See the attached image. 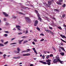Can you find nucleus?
<instances>
[{
  "mask_svg": "<svg viewBox=\"0 0 66 66\" xmlns=\"http://www.w3.org/2000/svg\"><path fill=\"white\" fill-rule=\"evenodd\" d=\"M48 4L51 5V4L54 3V0H49L47 1Z\"/></svg>",
  "mask_w": 66,
  "mask_h": 66,
  "instance_id": "f257e3e1",
  "label": "nucleus"
},
{
  "mask_svg": "<svg viewBox=\"0 0 66 66\" xmlns=\"http://www.w3.org/2000/svg\"><path fill=\"white\" fill-rule=\"evenodd\" d=\"M25 19L27 21V22L28 23H31V20H30V19L29 18L26 17L25 18Z\"/></svg>",
  "mask_w": 66,
  "mask_h": 66,
  "instance_id": "f03ea898",
  "label": "nucleus"
},
{
  "mask_svg": "<svg viewBox=\"0 0 66 66\" xmlns=\"http://www.w3.org/2000/svg\"><path fill=\"white\" fill-rule=\"evenodd\" d=\"M50 61H51V60H49V59H48L47 60H46V62H47V64H48V65H50V64H51Z\"/></svg>",
  "mask_w": 66,
  "mask_h": 66,
  "instance_id": "7ed1b4c3",
  "label": "nucleus"
},
{
  "mask_svg": "<svg viewBox=\"0 0 66 66\" xmlns=\"http://www.w3.org/2000/svg\"><path fill=\"white\" fill-rule=\"evenodd\" d=\"M17 48L18 50V52L16 51H14L13 52L15 53H19V52L20 50V48L19 47H17Z\"/></svg>",
  "mask_w": 66,
  "mask_h": 66,
  "instance_id": "20e7f679",
  "label": "nucleus"
},
{
  "mask_svg": "<svg viewBox=\"0 0 66 66\" xmlns=\"http://www.w3.org/2000/svg\"><path fill=\"white\" fill-rule=\"evenodd\" d=\"M35 12L36 14L37 15V17H40V15L39 14V13H38V11L35 10Z\"/></svg>",
  "mask_w": 66,
  "mask_h": 66,
  "instance_id": "39448f33",
  "label": "nucleus"
},
{
  "mask_svg": "<svg viewBox=\"0 0 66 66\" xmlns=\"http://www.w3.org/2000/svg\"><path fill=\"white\" fill-rule=\"evenodd\" d=\"M38 20H36L35 21V23L34 24V26H37V24H38Z\"/></svg>",
  "mask_w": 66,
  "mask_h": 66,
  "instance_id": "423d86ee",
  "label": "nucleus"
},
{
  "mask_svg": "<svg viewBox=\"0 0 66 66\" xmlns=\"http://www.w3.org/2000/svg\"><path fill=\"white\" fill-rule=\"evenodd\" d=\"M3 14L4 15L5 17H8L9 16V14L5 12H3Z\"/></svg>",
  "mask_w": 66,
  "mask_h": 66,
  "instance_id": "0eeeda50",
  "label": "nucleus"
},
{
  "mask_svg": "<svg viewBox=\"0 0 66 66\" xmlns=\"http://www.w3.org/2000/svg\"><path fill=\"white\" fill-rule=\"evenodd\" d=\"M58 62V60L56 59H55L53 60V62L54 63H57Z\"/></svg>",
  "mask_w": 66,
  "mask_h": 66,
  "instance_id": "6e6552de",
  "label": "nucleus"
},
{
  "mask_svg": "<svg viewBox=\"0 0 66 66\" xmlns=\"http://www.w3.org/2000/svg\"><path fill=\"white\" fill-rule=\"evenodd\" d=\"M21 28V27H20V26L18 25H16V29H18V30H20V28Z\"/></svg>",
  "mask_w": 66,
  "mask_h": 66,
  "instance_id": "1a4fd4ad",
  "label": "nucleus"
},
{
  "mask_svg": "<svg viewBox=\"0 0 66 66\" xmlns=\"http://www.w3.org/2000/svg\"><path fill=\"white\" fill-rule=\"evenodd\" d=\"M39 62H40V63H43V64H44L45 65H46V64H47V63L46 62H44L42 61H39Z\"/></svg>",
  "mask_w": 66,
  "mask_h": 66,
  "instance_id": "9d476101",
  "label": "nucleus"
},
{
  "mask_svg": "<svg viewBox=\"0 0 66 66\" xmlns=\"http://www.w3.org/2000/svg\"><path fill=\"white\" fill-rule=\"evenodd\" d=\"M60 36L63 38H65V39H66V36H64V35H62L61 34V35H60Z\"/></svg>",
  "mask_w": 66,
  "mask_h": 66,
  "instance_id": "9b49d317",
  "label": "nucleus"
},
{
  "mask_svg": "<svg viewBox=\"0 0 66 66\" xmlns=\"http://www.w3.org/2000/svg\"><path fill=\"white\" fill-rule=\"evenodd\" d=\"M40 17V16H39V17H38V20H39L41 22H42V18Z\"/></svg>",
  "mask_w": 66,
  "mask_h": 66,
  "instance_id": "f8f14e48",
  "label": "nucleus"
},
{
  "mask_svg": "<svg viewBox=\"0 0 66 66\" xmlns=\"http://www.w3.org/2000/svg\"><path fill=\"white\" fill-rule=\"evenodd\" d=\"M44 30H45V31H46V32H47V33H49L50 31V30H49L48 29L47 30V29H46V28H44Z\"/></svg>",
  "mask_w": 66,
  "mask_h": 66,
  "instance_id": "ddd939ff",
  "label": "nucleus"
},
{
  "mask_svg": "<svg viewBox=\"0 0 66 66\" xmlns=\"http://www.w3.org/2000/svg\"><path fill=\"white\" fill-rule=\"evenodd\" d=\"M56 3L57 4H58V5H62V3H61L60 2H56Z\"/></svg>",
  "mask_w": 66,
  "mask_h": 66,
  "instance_id": "4468645a",
  "label": "nucleus"
},
{
  "mask_svg": "<svg viewBox=\"0 0 66 66\" xmlns=\"http://www.w3.org/2000/svg\"><path fill=\"white\" fill-rule=\"evenodd\" d=\"M54 10L55 12H59V10L56 9H54Z\"/></svg>",
  "mask_w": 66,
  "mask_h": 66,
  "instance_id": "2eb2a0df",
  "label": "nucleus"
},
{
  "mask_svg": "<svg viewBox=\"0 0 66 66\" xmlns=\"http://www.w3.org/2000/svg\"><path fill=\"white\" fill-rule=\"evenodd\" d=\"M18 14H20V15H26L25 14L23 13H22L20 12H19Z\"/></svg>",
  "mask_w": 66,
  "mask_h": 66,
  "instance_id": "dca6fc26",
  "label": "nucleus"
},
{
  "mask_svg": "<svg viewBox=\"0 0 66 66\" xmlns=\"http://www.w3.org/2000/svg\"><path fill=\"white\" fill-rule=\"evenodd\" d=\"M19 41V44H21V42H22V41H23V40H21L20 41H19V40H18Z\"/></svg>",
  "mask_w": 66,
  "mask_h": 66,
  "instance_id": "f3484780",
  "label": "nucleus"
},
{
  "mask_svg": "<svg viewBox=\"0 0 66 66\" xmlns=\"http://www.w3.org/2000/svg\"><path fill=\"white\" fill-rule=\"evenodd\" d=\"M60 48H61V49H62L64 51H65V50H64V48H63V47H60Z\"/></svg>",
  "mask_w": 66,
  "mask_h": 66,
  "instance_id": "a211bd4d",
  "label": "nucleus"
},
{
  "mask_svg": "<svg viewBox=\"0 0 66 66\" xmlns=\"http://www.w3.org/2000/svg\"><path fill=\"white\" fill-rule=\"evenodd\" d=\"M66 17V14H63L62 15V17L63 18H65Z\"/></svg>",
  "mask_w": 66,
  "mask_h": 66,
  "instance_id": "6ab92c4d",
  "label": "nucleus"
},
{
  "mask_svg": "<svg viewBox=\"0 0 66 66\" xmlns=\"http://www.w3.org/2000/svg\"><path fill=\"white\" fill-rule=\"evenodd\" d=\"M60 54L61 55H62V56H63V55H64V52H63L61 53H60Z\"/></svg>",
  "mask_w": 66,
  "mask_h": 66,
  "instance_id": "aec40b11",
  "label": "nucleus"
},
{
  "mask_svg": "<svg viewBox=\"0 0 66 66\" xmlns=\"http://www.w3.org/2000/svg\"><path fill=\"white\" fill-rule=\"evenodd\" d=\"M58 62H60V63H61V64H63L62 63V61H61L60 60H58Z\"/></svg>",
  "mask_w": 66,
  "mask_h": 66,
  "instance_id": "412c9836",
  "label": "nucleus"
},
{
  "mask_svg": "<svg viewBox=\"0 0 66 66\" xmlns=\"http://www.w3.org/2000/svg\"><path fill=\"white\" fill-rule=\"evenodd\" d=\"M50 33L52 34V35H53L54 34V33L52 32V31H50Z\"/></svg>",
  "mask_w": 66,
  "mask_h": 66,
  "instance_id": "4be33fe9",
  "label": "nucleus"
},
{
  "mask_svg": "<svg viewBox=\"0 0 66 66\" xmlns=\"http://www.w3.org/2000/svg\"><path fill=\"white\" fill-rule=\"evenodd\" d=\"M36 38H37V39H38L37 38H34V42H37V39H36Z\"/></svg>",
  "mask_w": 66,
  "mask_h": 66,
  "instance_id": "5701e85b",
  "label": "nucleus"
},
{
  "mask_svg": "<svg viewBox=\"0 0 66 66\" xmlns=\"http://www.w3.org/2000/svg\"><path fill=\"white\" fill-rule=\"evenodd\" d=\"M57 28L59 29H60V30H62V28L60 26L57 27Z\"/></svg>",
  "mask_w": 66,
  "mask_h": 66,
  "instance_id": "b1692460",
  "label": "nucleus"
},
{
  "mask_svg": "<svg viewBox=\"0 0 66 66\" xmlns=\"http://www.w3.org/2000/svg\"><path fill=\"white\" fill-rule=\"evenodd\" d=\"M30 49H28L27 50H26V51H27V52H29L30 51Z\"/></svg>",
  "mask_w": 66,
  "mask_h": 66,
  "instance_id": "393cba45",
  "label": "nucleus"
},
{
  "mask_svg": "<svg viewBox=\"0 0 66 66\" xmlns=\"http://www.w3.org/2000/svg\"><path fill=\"white\" fill-rule=\"evenodd\" d=\"M27 42H28V40H26L23 42V44H25V43H27Z\"/></svg>",
  "mask_w": 66,
  "mask_h": 66,
  "instance_id": "a878e982",
  "label": "nucleus"
},
{
  "mask_svg": "<svg viewBox=\"0 0 66 66\" xmlns=\"http://www.w3.org/2000/svg\"><path fill=\"white\" fill-rule=\"evenodd\" d=\"M0 46H2V47H3L4 46V45L0 43Z\"/></svg>",
  "mask_w": 66,
  "mask_h": 66,
  "instance_id": "bb28decb",
  "label": "nucleus"
},
{
  "mask_svg": "<svg viewBox=\"0 0 66 66\" xmlns=\"http://www.w3.org/2000/svg\"><path fill=\"white\" fill-rule=\"evenodd\" d=\"M50 57H52V56L53 57V55L52 54H50Z\"/></svg>",
  "mask_w": 66,
  "mask_h": 66,
  "instance_id": "cd10ccee",
  "label": "nucleus"
},
{
  "mask_svg": "<svg viewBox=\"0 0 66 66\" xmlns=\"http://www.w3.org/2000/svg\"><path fill=\"white\" fill-rule=\"evenodd\" d=\"M52 48L55 51H56V49H55V48L53 47V46L52 47Z\"/></svg>",
  "mask_w": 66,
  "mask_h": 66,
  "instance_id": "c85d7f7f",
  "label": "nucleus"
},
{
  "mask_svg": "<svg viewBox=\"0 0 66 66\" xmlns=\"http://www.w3.org/2000/svg\"><path fill=\"white\" fill-rule=\"evenodd\" d=\"M61 40H62V42H64V43H66V42L64 41V40H63L62 39H60Z\"/></svg>",
  "mask_w": 66,
  "mask_h": 66,
  "instance_id": "c756f323",
  "label": "nucleus"
},
{
  "mask_svg": "<svg viewBox=\"0 0 66 66\" xmlns=\"http://www.w3.org/2000/svg\"><path fill=\"white\" fill-rule=\"evenodd\" d=\"M66 6V4H64L62 6V7H65Z\"/></svg>",
  "mask_w": 66,
  "mask_h": 66,
  "instance_id": "7c9ffc66",
  "label": "nucleus"
},
{
  "mask_svg": "<svg viewBox=\"0 0 66 66\" xmlns=\"http://www.w3.org/2000/svg\"><path fill=\"white\" fill-rule=\"evenodd\" d=\"M17 44V43H13L10 44V45H14V44Z\"/></svg>",
  "mask_w": 66,
  "mask_h": 66,
  "instance_id": "2f4dec72",
  "label": "nucleus"
},
{
  "mask_svg": "<svg viewBox=\"0 0 66 66\" xmlns=\"http://www.w3.org/2000/svg\"><path fill=\"white\" fill-rule=\"evenodd\" d=\"M9 43V42L8 41H7V42H6L5 43H4V45H6V44H7V43Z\"/></svg>",
  "mask_w": 66,
  "mask_h": 66,
  "instance_id": "473e14b6",
  "label": "nucleus"
},
{
  "mask_svg": "<svg viewBox=\"0 0 66 66\" xmlns=\"http://www.w3.org/2000/svg\"><path fill=\"white\" fill-rule=\"evenodd\" d=\"M58 1L60 2H62L63 1V0H59Z\"/></svg>",
  "mask_w": 66,
  "mask_h": 66,
  "instance_id": "72a5a7b5",
  "label": "nucleus"
},
{
  "mask_svg": "<svg viewBox=\"0 0 66 66\" xmlns=\"http://www.w3.org/2000/svg\"><path fill=\"white\" fill-rule=\"evenodd\" d=\"M50 5H49L48 4H47L46 5L48 7H50Z\"/></svg>",
  "mask_w": 66,
  "mask_h": 66,
  "instance_id": "f704fd0d",
  "label": "nucleus"
},
{
  "mask_svg": "<svg viewBox=\"0 0 66 66\" xmlns=\"http://www.w3.org/2000/svg\"><path fill=\"white\" fill-rule=\"evenodd\" d=\"M36 29H37V30L38 31H40V29L38 27H37Z\"/></svg>",
  "mask_w": 66,
  "mask_h": 66,
  "instance_id": "c9c22d12",
  "label": "nucleus"
},
{
  "mask_svg": "<svg viewBox=\"0 0 66 66\" xmlns=\"http://www.w3.org/2000/svg\"><path fill=\"white\" fill-rule=\"evenodd\" d=\"M49 57V55H47V56L46 57V58L47 59H48V58Z\"/></svg>",
  "mask_w": 66,
  "mask_h": 66,
  "instance_id": "e433bc0d",
  "label": "nucleus"
},
{
  "mask_svg": "<svg viewBox=\"0 0 66 66\" xmlns=\"http://www.w3.org/2000/svg\"><path fill=\"white\" fill-rule=\"evenodd\" d=\"M28 33V30H26V31H25V34H27Z\"/></svg>",
  "mask_w": 66,
  "mask_h": 66,
  "instance_id": "4c0bfd02",
  "label": "nucleus"
},
{
  "mask_svg": "<svg viewBox=\"0 0 66 66\" xmlns=\"http://www.w3.org/2000/svg\"><path fill=\"white\" fill-rule=\"evenodd\" d=\"M18 34L19 35H20V34H22V33L21 32H20L19 33H18Z\"/></svg>",
  "mask_w": 66,
  "mask_h": 66,
  "instance_id": "58836bf2",
  "label": "nucleus"
},
{
  "mask_svg": "<svg viewBox=\"0 0 66 66\" xmlns=\"http://www.w3.org/2000/svg\"><path fill=\"white\" fill-rule=\"evenodd\" d=\"M42 58L43 59H45V55H43L42 56Z\"/></svg>",
  "mask_w": 66,
  "mask_h": 66,
  "instance_id": "ea45409f",
  "label": "nucleus"
},
{
  "mask_svg": "<svg viewBox=\"0 0 66 66\" xmlns=\"http://www.w3.org/2000/svg\"><path fill=\"white\" fill-rule=\"evenodd\" d=\"M13 18L14 19H16V18H17V17L14 16H13Z\"/></svg>",
  "mask_w": 66,
  "mask_h": 66,
  "instance_id": "a19ab883",
  "label": "nucleus"
},
{
  "mask_svg": "<svg viewBox=\"0 0 66 66\" xmlns=\"http://www.w3.org/2000/svg\"><path fill=\"white\" fill-rule=\"evenodd\" d=\"M44 40V39L43 38L40 40V42H43Z\"/></svg>",
  "mask_w": 66,
  "mask_h": 66,
  "instance_id": "79ce46f5",
  "label": "nucleus"
},
{
  "mask_svg": "<svg viewBox=\"0 0 66 66\" xmlns=\"http://www.w3.org/2000/svg\"><path fill=\"white\" fill-rule=\"evenodd\" d=\"M4 36L5 37H6V36H7V34H5Z\"/></svg>",
  "mask_w": 66,
  "mask_h": 66,
  "instance_id": "37998d69",
  "label": "nucleus"
},
{
  "mask_svg": "<svg viewBox=\"0 0 66 66\" xmlns=\"http://www.w3.org/2000/svg\"><path fill=\"white\" fill-rule=\"evenodd\" d=\"M49 29H53V28H52V27H51L50 26H49Z\"/></svg>",
  "mask_w": 66,
  "mask_h": 66,
  "instance_id": "c03bdc74",
  "label": "nucleus"
},
{
  "mask_svg": "<svg viewBox=\"0 0 66 66\" xmlns=\"http://www.w3.org/2000/svg\"><path fill=\"white\" fill-rule=\"evenodd\" d=\"M33 50L34 52L35 51H36V50H35V48H33Z\"/></svg>",
  "mask_w": 66,
  "mask_h": 66,
  "instance_id": "a18cd8bd",
  "label": "nucleus"
},
{
  "mask_svg": "<svg viewBox=\"0 0 66 66\" xmlns=\"http://www.w3.org/2000/svg\"><path fill=\"white\" fill-rule=\"evenodd\" d=\"M22 52H27V51L25 50Z\"/></svg>",
  "mask_w": 66,
  "mask_h": 66,
  "instance_id": "49530a36",
  "label": "nucleus"
},
{
  "mask_svg": "<svg viewBox=\"0 0 66 66\" xmlns=\"http://www.w3.org/2000/svg\"><path fill=\"white\" fill-rule=\"evenodd\" d=\"M60 44L61 45H62V46H64V45H63V43H62V42L61 43H60Z\"/></svg>",
  "mask_w": 66,
  "mask_h": 66,
  "instance_id": "de8ad7c7",
  "label": "nucleus"
},
{
  "mask_svg": "<svg viewBox=\"0 0 66 66\" xmlns=\"http://www.w3.org/2000/svg\"><path fill=\"white\" fill-rule=\"evenodd\" d=\"M40 35H42V36H44V35L43 34L41 33L40 34Z\"/></svg>",
  "mask_w": 66,
  "mask_h": 66,
  "instance_id": "09e8293b",
  "label": "nucleus"
},
{
  "mask_svg": "<svg viewBox=\"0 0 66 66\" xmlns=\"http://www.w3.org/2000/svg\"><path fill=\"white\" fill-rule=\"evenodd\" d=\"M52 24H54V21H52Z\"/></svg>",
  "mask_w": 66,
  "mask_h": 66,
  "instance_id": "8fccbe9b",
  "label": "nucleus"
},
{
  "mask_svg": "<svg viewBox=\"0 0 66 66\" xmlns=\"http://www.w3.org/2000/svg\"><path fill=\"white\" fill-rule=\"evenodd\" d=\"M22 55L23 56H27V54H23Z\"/></svg>",
  "mask_w": 66,
  "mask_h": 66,
  "instance_id": "3c124183",
  "label": "nucleus"
},
{
  "mask_svg": "<svg viewBox=\"0 0 66 66\" xmlns=\"http://www.w3.org/2000/svg\"><path fill=\"white\" fill-rule=\"evenodd\" d=\"M13 59H17V57H13Z\"/></svg>",
  "mask_w": 66,
  "mask_h": 66,
  "instance_id": "603ef678",
  "label": "nucleus"
},
{
  "mask_svg": "<svg viewBox=\"0 0 66 66\" xmlns=\"http://www.w3.org/2000/svg\"><path fill=\"white\" fill-rule=\"evenodd\" d=\"M32 44H33V45H35V42H32Z\"/></svg>",
  "mask_w": 66,
  "mask_h": 66,
  "instance_id": "864d4df0",
  "label": "nucleus"
},
{
  "mask_svg": "<svg viewBox=\"0 0 66 66\" xmlns=\"http://www.w3.org/2000/svg\"><path fill=\"white\" fill-rule=\"evenodd\" d=\"M35 52V53L36 54H37V52H36V51H34Z\"/></svg>",
  "mask_w": 66,
  "mask_h": 66,
  "instance_id": "5fc2aeb1",
  "label": "nucleus"
},
{
  "mask_svg": "<svg viewBox=\"0 0 66 66\" xmlns=\"http://www.w3.org/2000/svg\"><path fill=\"white\" fill-rule=\"evenodd\" d=\"M6 25H9V23H8L7 22H6Z\"/></svg>",
  "mask_w": 66,
  "mask_h": 66,
  "instance_id": "6e6d98bb",
  "label": "nucleus"
},
{
  "mask_svg": "<svg viewBox=\"0 0 66 66\" xmlns=\"http://www.w3.org/2000/svg\"><path fill=\"white\" fill-rule=\"evenodd\" d=\"M15 38H12L11 39V40H14V39H15Z\"/></svg>",
  "mask_w": 66,
  "mask_h": 66,
  "instance_id": "4d7b16f0",
  "label": "nucleus"
},
{
  "mask_svg": "<svg viewBox=\"0 0 66 66\" xmlns=\"http://www.w3.org/2000/svg\"><path fill=\"white\" fill-rule=\"evenodd\" d=\"M20 56H19L17 57H16V59H20Z\"/></svg>",
  "mask_w": 66,
  "mask_h": 66,
  "instance_id": "13d9d810",
  "label": "nucleus"
},
{
  "mask_svg": "<svg viewBox=\"0 0 66 66\" xmlns=\"http://www.w3.org/2000/svg\"><path fill=\"white\" fill-rule=\"evenodd\" d=\"M27 56H28V55H30V54H27Z\"/></svg>",
  "mask_w": 66,
  "mask_h": 66,
  "instance_id": "bf43d9fd",
  "label": "nucleus"
},
{
  "mask_svg": "<svg viewBox=\"0 0 66 66\" xmlns=\"http://www.w3.org/2000/svg\"><path fill=\"white\" fill-rule=\"evenodd\" d=\"M47 4L46 3H45L44 4V5H45V6H47Z\"/></svg>",
  "mask_w": 66,
  "mask_h": 66,
  "instance_id": "052dcab7",
  "label": "nucleus"
},
{
  "mask_svg": "<svg viewBox=\"0 0 66 66\" xmlns=\"http://www.w3.org/2000/svg\"><path fill=\"white\" fill-rule=\"evenodd\" d=\"M26 37L25 36H23V37H22V38H26Z\"/></svg>",
  "mask_w": 66,
  "mask_h": 66,
  "instance_id": "680f3d73",
  "label": "nucleus"
},
{
  "mask_svg": "<svg viewBox=\"0 0 66 66\" xmlns=\"http://www.w3.org/2000/svg\"><path fill=\"white\" fill-rule=\"evenodd\" d=\"M63 26L64 27H65L66 28V25L65 24H63Z\"/></svg>",
  "mask_w": 66,
  "mask_h": 66,
  "instance_id": "e2e57ef3",
  "label": "nucleus"
},
{
  "mask_svg": "<svg viewBox=\"0 0 66 66\" xmlns=\"http://www.w3.org/2000/svg\"><path fill=\"white\" fill-rule=\"evenodd\" d=\"M3 54V53L0 52V54Z\"/></svg>",
  "mask_w": 66,
  "mask_h": 66,
  "instance_id": "0e129e2a",
  "label": "nucleus"
},
{
  "mask_svg": "<svg viewBox=\"0 0 66 66\" xmlns=\"http://www.w3.org/2000/svg\"><path fill=\"white\" fill-rule=\"evenodd\" d=\"M3 56L5 57L6 56V54H4V55H3Z\"/></svg>",
  "mask_w": 66,
  "mask_h": 66,
  "instance_id": "69168bd1",
  "label": "nucleus"
},
{
  "mask_svg": "<svg viewBox=\"0 0 66 66\" xmlns=\"http://www.w3.org/2000/svg\"><path fill=\"white\" fill-rule=\"evenodd\" d=\"M1 40L2 42L3 43V39Z\"/></svg>",
  "mask_w": 66,
  "mask_h": 66,
  "instance_id": "338daca9",
  "label": "nucleus"
},
{
  "mask_svg": "<svg viewBox=\"0 0 66 66\" xmlns=\"http://www.w3.org/2000/svg\"><path fill=\"white\" fill-rule=\"evenodd\" d=\"M33 65L32 64H31L30 65V66H33Z\"/></svg>",
  "mask_w": 66,
  "mask_h": 66,
  "instance_id": "774afa93",
  "label": "nucleus"
}]
</instances>
